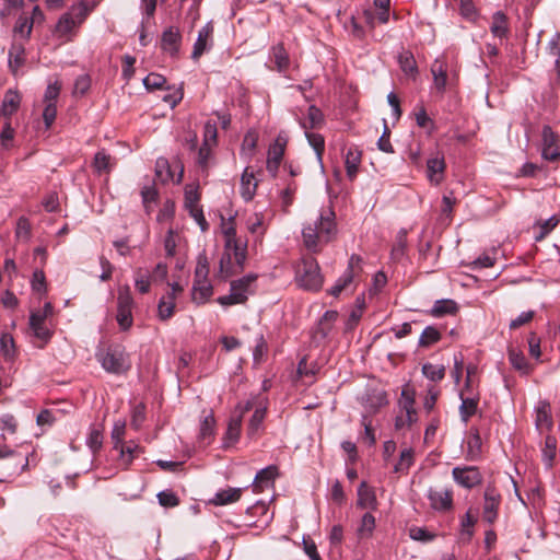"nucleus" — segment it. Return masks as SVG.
<instances>
[{
  "label": "nucleus",
  "instance_id": "nucleus-1",
  "mask_svg": "<svg viewBox=\"0 0 560 560\" xmlns=\"http://www.w3.org/2000/svg\"><path fill=\"white\" fill-rule=\"evenodd\" d=\"M337 234L335 212L331 208L323 209L313 221L302 229L304 246L312 253H318L322 246L334 240Z\"/></svg>",
  "mask_w": 560,
  "mask_h": 560
},
{
  "label": "nucleus",
  "instance_id": "nucleus-2",
  "mask_svg": "<svg viewBox=\"0 0 560 560\" xmlns=\"http://www.w3.org/2000/svg\"><path fill=\"white\" fill-rule=\"evenodd\" d=\"M102 368L113 374H121L130 369L129 357L120 345L109 346L96 353Z\"/></svg>",
  "mask_w": 560,
  "mask_h": 560
},
{
  "label": "nucleus",
  "instance_id": "nucleus-3",
  "mask_svg": "<svg viewBox=\"0 0 560 560\" xmlns=\"http://www.w3.org/2000/svg\"><path fill=\"white\" fill-rule=\"evenodd\" d=\"M28 466L26 455L0 445V482L7 481L8 478L19 475Z\"/></svg>",
  "mask_w": 560,
  "mask_h": 560
},
{
  "label": "nucleus",
  "instance_id": "nucleus-4",
  "mask_svg": "<svg viewBox=\"0 0 560 560\" xmlns=\"http://www.w3.org/2000/svg\"><path fill=\"white\" fill-rule=\"evenodd\" d=\"M296 275L300 284L307 290H318L323 284L319 265L312 256L302 259Z\"/></svg>",
  "mask_w": 560,
  "mask_h": 560
},
{
  "label": "nucleus",
  "instance_id": "nucleus-5",
  "mask_svg": "<svg viewBox=\"0 0 560 560\" xmlns=\"http://www.w3.org/2000/svg\"><path fill=\"white\" fill-rule=\"evenodd\" d=\"M132 307L133 299L129 285L119 288L116 320L121 330H128L132 326Z\"/></svg>",
  "mask_w": 560,
  "mask_h": 560
},
{
  "label": "nucleus",
  "instance_id": "nucleus-6",
  "mask_svg": "<svg viewBox=\"0 0 560 560\" xmlns=\"http://www.w3.org/2000/svg\"><path fill=\"white\" fill-rule=\"evenodd\" d=\"M361 262L360 256L351 255L347 269L329 290L331 295L339 296L343 290H347L354 282V279L362 271Z\"/></svg>",
  "mask_w": 560,
  "mask_h": 560
},
{
  "label": "nucleus",
  "instance_id": "nucleus-7",
  "mask_svg": "<svg viewBox=\"0 0 560 560\" xmlns=\"http://www.w3.org/2000/svg\"><path fill=\"white\" fill-rule=\"evenodd\" d=\"M452 476L457 485L466 489H471L482 481V475L476 466L454 467Z\"/></svg>",
  "mask_w": 560,
  "mask_h": 560
},
{
  "label": "nucleus",
  "instance_id": "nucleus-8",
  "mask_svg": "<svg viewBox=\"0 0 560 560\" xmlns=\"http://www.w3.org/2000/svg\"><path fill=\"white\" fill-rule=\"evenodd\" d=\"M245 260L242 262L237 260V257L233 255V249H228L224 247V253L222 254L219 261V269L217 271V277L220 280H226L230 277L241 272L244 269Z\"/></svg>",
  "mask_w": 560,
  "mask_h": 560
},
{
  "label": "nucleus",
  "instance_id": "nucleus-9",
  "mask_svg": "<svg viewBox=\"0 0 560 560\" xmlns=\"http://www.w3.org/2000/svg\"><path fill=\"white\" fill-rule=\"evenodd\" d=\"M501 495L494 487L488 486L483 493L482 517L488 524H493L498 518V510Z\"/></svg>",
  "mask_w": 560,
  "mask_h": 560
},
{
  "label": "nucleus",
  "instance_id": "nucleus-10",
  "mask_svg": "<svg viewBox=\"0 0 560 560\" xmlns=\"http://www.w3.org/2000/svg\"><path fill=\"white\" fill-rule=\"evenodd\" d=\"M541 155L547 161H556L560 158V136L549 126L542 128Z\"/></svg>",
  "mask_w": 560,
  "mask_h": 560
},
{
  "label": "nucleus",
  "instance_id": "nucleus-11",
  "mask_svg": "<svg viewBox=\"0 0 560 560\" xmlns=\"http://www.w3.org/2000/svg\"><path fill=\"white\" fill-rule=\"evenodd\" d=\"M230 224L223 226V235H224V247L228 249H233V255L237 257V260L242 262L243 259H246V243L241 242L236 237V230L233 225L234 218L229 219Z\"/></svg>",
  "mask_w": 560,
  "mask_h": 560
},
{
  "label": "nucleus",
  "instance_id": "nucleus-12",
  "mask_svg": "<svg viewBox=\"0 0 560 560\" xmlns=\"http://www.w3.org/2000/svg\"><path fill=\"white\" fill-rule=\"evenodd\" d=\"M213 24L212 22L206 23L198 32L197 39L194 44L191 58L198 60L206 51L213 45Z\"/></svg>",
  "mask_w": 560,
  "mask_h": 560
},
{
  "label": "nucleus",
  "instance_id": "nucleus-13",
  "mask_svg": "<svg viewBox=\"0 0 560 560\" xmlns=\"http://www.w3.org/2000/svg\"><path fill=\"white\" fill-rule=\"evenodd\" d=\"M182 42V34L175 26L167 27L161 37V49L171 57H177Z\"/></svg>",
  "mask_w": 560,
  "mask_h": 560
},
{
  "label": "nucleus",
  "instance_id": "nucleus-14",
  "mask_svg": "<svg viewBox=\"0 0 560 560\" xmlns=\"http://www.w3.org/2000/svg\"><path fill=\"white\" fill-rule=\"evenodd\" d=\"M428 499L431 508L435 511L444 512L451 510L453 506V492L448 489H430L428 492Z\"/></svg>",
  "mask_w": 560,
  "mask_h": 560
},
{
  "label": "nucleus",
  "instance_id": "nucleus-15",
  "mask_svg": "<svg viewBox=\"0 0 560 560\" xmlns=\"http://www.w3.org/2000/svg\"><path fill=\"white\" fill-rule=\"evenodd\" d=\"M459 397L462 400L459 406L460 418L464 422H467L477 411L479 395L474 393V389L466 390V388H464Z\"/></svg>",
  "mask_w": 560,
  "mask_h": 560
},
{
  "label": "nucleus",
  "instance_id": "nucleus-16",
  "mask_svg": "<svg viewBox=\"0 0 560 560\" xmlns=\"http://www.w3.org/2000/svg\"><path fill=\"white\" fill-rule=\"evenodd\" d=\"M535 425L541 434L552 428L551 409L546 400H540L535 407Z\"/></svg>",
  "mask_w": 560,
  "mask_h": 560
},
{
  "label": "nucleus",
  "instance_id": "nucleus-17",
  "mask_svg": "<svg viewBox=\"0 0 560 560\" xmlns=\"http://www.w3.org/2000/svg\"><path fill=\"white\" fill-rule=\"evenodd\" d=\"M278 476V468L275 465H270L266 468L260 469L252 483L255 492H261L265 488L271 486Z\"/></svg>",
  "mask_w": 560,
  "mask_h": 560
},
{
  "label": "nucleus",
  "instance_id": "nucleus-18",
  "mask_svg": "<svg viewBox=\"0 0 560 560\" xmlns=\"http://www.w3.org/2000/svg\"><path fill=\"white\" fill-rule=\"evenodd\" d=\"M284 155V144L277 139L275 143L269 147L267 158V171L271 176H276L279 170L280 163Z\"/></svg>",
  "mask_w": 560,
  "mask_h": 560
},
{
  "label": "nucleus",
  "instance_id": "nucleus-19",
  "mask_svg": "<svg viewBox=\"0 0 560 560\" xmlns=\"http://www.w3.org/2000/svg\"><path fill=\"white\" fill-rule=\"evenodd\" d=\"M357 506L365 510H376L377 508L375 492L372 488L368 487L365 481H362L358 488Z\"/></svg>",
  "mask_w": 560,
  "mask_h": 560
},
{
  "label": "nucleus",
  "instance_id": "nucleus-20",
  "mask_svg": "<svg viewBox=\"0 0 560 560\" xmlns=\"http://www.w3.org/2000/svg\"><path fill=\"white\" fill-rule=\"evenodd\" d=\"M242 428V415L233 416L226 428V432L223 438V448L228 450L238 442Z\"/></svg>",
  "mask_w": 560,
  "mask_h": 560
},
{
  "label": "nucleus",
  "instance_id": "nucleus-21",
  "mask_svg": "<svg viewBox=\"0 0 560 560\" xmlns=\"http://www.w3.org/2000/svg\"><path fill=\"white\" fill-rule=\"evenodd\" d=\"M47 316H43L38 311H34L30 316V326L36 338L47 341L51 337V332L45 325Z\"/></svg>",
  "mask_w": 560,
  "mask_h": 560
},
{
  "label": "nucleus",
  "instance_id": "nucleus-22",
  "mask_svg": "<svg viewBox=\"0 0 560 560\" xmlns=\"http://www.w3.org/2000/svg\"><path fill=\"white\" fill-rule=\"evenodd\" d=\"M445 162L443 156H433L427 161V176L430 183L439 185L443 179Z\"/></svg>",
  "mask_w": 560,
  "mask_h": 560
},
{
  "label": "nucleus",
  "instance_id": "nucleus-23",
  "mask_svg": "<svg viewBox=\"0 0 560 560\" xmlns=\"http://www.w3.org/2000/svg\"><path fill=\"white\" fill-rule=\"evenodd\" d=\"M243 493V488H226L219 490L210 500V503L217 506L237 502Z\"/></svg>",
  "mask_w": 560,
  "mask_h": 560
},
{
  "label": "nucleus",
  "instance_id": "nucleus-24",
  "mask_svg": "<svg viewBox=\"0 0 560 560\" xmlns=\"http://www.w3.org/2000/svg\"><path fill=\"white\" fill-rule=\"evenodd\" d=\"M362 152L355 148L350 147L346 153L345 165L347 177L352 180L355 178L359 166L361 164Z\"/></svg>",
  "mask_w": 560,
  "mask_h": 560
},
{
  "label": "nucleus",
  "instance_id": "nucleus-25",
  "mask_svg": "<svg viewBox=\"0 0 560 560\" xmlns=\"http://www.w3.org/2000/svg\"><path fill=\"white\" fill-rule=\"evenodd\" d=\"M21 103V96L16 91L9 90L3 97L2 105L0 107V115L9 118L13 115Z\"/></svg>",
  "mask_w": 560,
  "mask_h": 560
},
{
  "label": "nucleus",
  "instance_id": "nucleus-26",
  "mask_svg": "<svg viewBox=\"0 0 560 560\" xmlns=\"http://www.w3.org/2000/svg\"><path fill=\"white\" fill-rule=\"evenodd\" d=\"M257 182L255 180L254 173L248 168L242 174L241 177V196L245 201H250L256 194Z\"/></svg>",
  "mask_w": 560,
  "mask_h": 560
},
{
  "label": "nucleus",
  "instance_id": "nucleus-27",
  "mask_svg": "<svg viewBox=\"0 0 560 560\" xmlns=\"http://www.w3.org/2000/svg\"><path fill=\"white\" fill-rule=\"evenodd\" d=\"M257 280V276L254 273H249L244 276L238 280H234L231 282V291L236 293H242L245 296V302L248 299L249 294L254 293V283Z\"/></svg>",
  "mask_w": 560,
  "mask_h": 560
},
{
  "label": "nucleus",
  "instance_id": "nucleus-28",
  "mask_svg": "<svg viewBox=\"0 0 560 560\" xmlns=\"http://www.w3.org/2000/svg\"><path fill=\"white\" fill-rule=\"evenodd\" d=\"M213 293V288L208 280H195L192 285V301L202 304L207 302Z\"/></svg>",
  "mask_w": 560,
  "mask_h": 560
},
{
  "label": "nucleus",
  "instance_id": "nucleus-29",
  "mask_svg": "<svg viewBox=\"0 0 560 560\" xmlns=\"http://www.w3.org/2000/svg\"><path fill=\"white\" fill-rule=\"evenodd\" d=\"M387 404V398L385 393L382 392H373L371 394H368L363 405L365 408V411L368 415V418L372 416L373 413H376L378 409Z\"/></svg>",
  "mask_w": 560,
  "mask_h": 560
},
{
  "label": "nucleus",
  "instance_id": "nucleus-30",
  "mask_svg": "<svg viewBox=\"0 0 560 560\" xmlns=\"http://www.w3.org/2000/svg\"><path fill=\"white\" fill-rule=\"evenodd\" d=\"M271 61L279 72H285L289 68V55L282 44H277L271 47Z\"/></svg>",
  "mask_w": 560,
  "mask_h": 560
},
{
  "label": "nucleus",
  "instance_id": "nucleus-31",
  "mask_svg": "<svg viewBox=\"0 0 560 560\" xmlns=\"http://www.w3.org/2000/svg\"><path fill=\"white\" fill-rule=\"evenodd\" d=\"M299 124L304 130L319 128L324 124V114L318 107L311 105L307 110V119H300Z\"/></svg>",
  "mask_w": 560,
  "mask_h": 560
},
{
  "label": "nucleus",
  "instance_id": "nucleus-32",
  "mask_svg": "<svg viewBox=\"0 0 560 560\" xmlns=\"http://www.w3.org/2000/svg\"><path fill=\"white\" fill-rule=\"evenodd\" d=\"M266 413H267V405L264 404V405H259L258 407L255 408V411L252 416V418L249 419V422H248V427H247V435L249 438H254L259 428L261 427L262 424V421L266 417Z\"/></svg>",
  "mask_w": 560,
  "mask_h": 560
},
{
  "label": "nucleus",
  "instance_id": "nucleus-33",
  "mask_svg": "<svg viewBox=\"0 0 560 560\" xmlns=\"http://www.w3.org/2000/svg\"><path fill=\"white\" fill-rule=\"evenodd\" d=\"M509 361L511 365L522 374H528L532 370L530 364L528 363L523 352L517 351L514 348L509 350Z\"/></svg>",
  "mask_w": 560,
  "mask_h": 560
},
{
  "label": "nucleus",
  "instance_id": "nucleus-34",
  "mask_svg": "<svg viewBox=\"0 0 560 560\" xmlns=\"http://www.w3.org/2000/svg\"><path fill=\"white\" fill-rule=\"evenodd\" d=\"M24 54V44L13 42L9 50V66L13 71H16L23 65Z\"/></svg>",
  "mask_w": 560,
  "mask_h": 560
},
{
  "label": "nucleus",
  "instance_id": "nucleus-35",
  "mask_svg": "<svg viewBox=\"0 0 560 560\" xmlns=\"http://www.w3.org/2000/svg\"><path fill=\"white\" fill-rule=\"evenodd\" d=\"M407 248V230L401 229L396 235L395 243L393 245L390 257L393 260H400L405 256Z\"/></svg>",
  "mask_w": 560,
  "mask_h": 560
},
{
  "label": "nucleus",
  "instance_id": "nucleus-36",
  "mask_svg": "<svg viewBox=\"0 0 560 560\" xmlns=\"http://www.w3.org/2000/svg\"><path fill=\"white\" fill-rule=\"evenodd\" d=\"M305 137L308 141V144L314 149L317 161H318L320 167L323 168L324 167L323 153H324V148H325L324 137L319 133L308 132L307 130H305Z\"/></svg>",
  "mask_w": 560,
  "mask_h": 560
},
{
  "label": "nucleus",
  "instance_id": "nucleus-37",
  "mask_svg": "<svg viewBox=\"0 0 560 560\" xmlns=\"http://www.w3.org/2000/svg\"><path fill=\"white\" fill-rule=\"evenodd\" d=\"M432 74H433V88L440 93L443 94L447 83V73L442 63L435 62L432 66Z\"/></svg>",
  "mask_w": 560,
  "mask_h": 560
},
{
  "label": "nucleus",
  "instance_id": "nucleus-38",
  "mask_svg": "<svg viewBox=\"0 0 560 560\" xmlns=\"http://www.w3.org/2000/svg\"><path fill=\"white\" fill-rule=\"evenodd\" d=\"M508 20L503 12L498 11L492 16L491 32L495 37L503 38L508 35Z\"/></svg>",
  "mask_w": 560,
  "mask_h": 560
},
{
  "label": "nucleus",
  "instance_id": "nucleus-39",
  "mask_svg": "<svg viewBox=\"0 0 560 560\" xmlns=\"http://www.w3.org/2000/svg\"><path fill=\"white\" fill-rule=\"evenodd\" d=\"M337 318L338 312L326 311L318 322L317 334H319L322 338H326L329 335Z\"/></svg>",
  "mask_w": 560,
  "mask_h": 560
},
{
  "label": "nucleus",
  "instance_id": "nucleus-40",
  "mask_svg": "<svg viewBox=\"0 0 560 560\" xmlns=\"http://www.w3.org/2000/svg\"><path fill=\"white\" fill-rule=\"evenodd\" d=\"M457 311V304L453 300H438L432 307V315L441 317L447 314H454Z\"/></svg>",
  "mask_w": 560,
  "mask_h": 560
},
{
  "label": "nucleus",
  "instance_id": "nucleus-41",
  "mask_svg": "<svg viewBox=\"0 0 560 560\" xmlns=\"http://www.w3.org/2000/svg\"><path fill=\"white\" fill-rule=\"evenodd\" d=\"M103 439V430L96 425L91 427L86 438V445L93 454H96L102 448Z\"/></svg>",
  "mask_w": 560,
  "mask_h": 560
},
{
  "label": "nucleus",
  "instance_id": "nucleus-42",
  "mask_svg": "<svg viewBox=\"0 0 560 560\" xmlns=\"http://www.w3.org/2000/svg\"><path fill=\"white\" fill-rule=\"evenodd\" d=\"M175 300L163 295L158 304V316L161 320H167L174 315Z\"/></svg>",
  "mask_w": 560,
  "mask_h": 560
},
{
  "label": "nucleus",
  "instance_id": "nucleus-43",
  "mask_svg": "<svg viewBox=\"0 0 560 560\" xmlns=\"http://www.w3.org/2000/svg\"><path fill=\"white\" fill-rule=\"evenodd\" d=\"M78 22L74 18L71 16L68 12L62 14L56 25V32L60 36H65L70 34L75 27H78Z\"/></svg>",
  "mask_w": 560,
  "mask_h": 560
},
{
  "label": "nucleus",
  "instance_id": "nucleus-44",
  "mask_svg": "<svg viewBox=\"0 0 560 560\" xmlns=\"http://www.w3.org/2000/svg\"><path fill=\"white\" fill-rule=\"evenodd\" d=\"M422 374L432 382H440L445 376L444 365L424 363L422 365Z\"/></svg>",
  "mask_w": 560,
  "mask_h": 560
},
{
  "label": "nucleus",
  "instance_id": "nucleus-45",
  "mask_svg": "<svg viewBox=\"0 0 560 560\" xmlns=\"http://www.w3.org/2000/svg\"><path fill=\"white\" fill-rule=\"evenodd\" d=\"M413 464V451L412 448H405L400 452L399 460L394 466L395 472H407Z\"/></svg>",
  "mask_w": 560,
  "mask_h": 560
},
{
  "label": "nucleus",
  "instance_id": "nucleus-46",
  "mask_svg": "<svg viewBox=\"0 0 560 560\" xmlns=\"http://www.w3.org/2000/svg\"><path fill=\"white\" fill-rule=\"evenodd\" d=\"M298 190L296 183L291 179L284 189L281 190L280 198H281V206L283 211H288V208L293 203L294 195Z\"/></svg>",
  "mask_w": 560,
  "mask_h": 560
},
{
  "label": "nucleus",
  "instance_id": "nucleus-47",
  "mask_svg": "<svg viewBox=\"0 0 560 560\" xmlns=\"http://www.w3.org/2000/svg\"><path fill=\"white\" fill-rule=\"evenodd\" d=\"M93 8L94 5H89L85 1H80L79 3L74 4L68 11V13L71 14V16L74 18L78 22V25H80L90 14Z\"/></svg>",
  "mask_w": 560,
  "mask_h": 560
},
{
  "label": "nucleus",
  "instance_id": "nucleus-48",
  "mask_svg": "<svg viewBox=\"0 0 560 560\" xmlns=\"http://www.w3.org/2000/svg\"><path fill=\"white\" fill-rule=\"evenodd\" d=\"M402 396V407L406 411V415L404 416L407 425H411L417 420V412L413 408L415 399L413 397L409 396L405 390L401 393Z\"/></svg>",
  "mask_w": 560,
  "mask_h": 560
},
{
  "label": "nucleus",
  "instance_id": "nucleus-49",
  "mask_svg": "<svg viewBox=\"0 0 560 560\" xmlns=\"http://www.w3.org/2000/svg\"><path fill=\"white\" fill-rule=\"evenodd\" d=\"M440 339V331L433 326H427L419 338V346L430 347L431 345L438 342Z\"/></svg>",
  "mask_w": 560,
  "mask_h": 560
},
{
  "label": "nucleus",
  "instance_id": "nucleus-50",
  "mask_svg": "<svg viewBox=\"0 0 560 560\" xmlns=\"http://www.w3.org/2000/svg\"><path fill=\"white\" fill-rule=\"evenodd\" d=\"M33 30V21L27 16H20L14 26V35H20L24 39H28Z\"/></svg>",
  "mask_w": 560,
  "mask_h": 560
},
{
  "label": "nucleus",
  "instance_id": "nucleus-51",
  "mask_svg": "<svg viewBox=\"0 0 560 560\" xmlns=\"http://www.w3.org/2000/svg\"><path fill=\"white\" fill-rule=\"evenodd\" d=\"M398 62L402 72L407 75H415L417 73V65L411 54H401L398 58Z\"/></svg>",
  "mask_w": 560,
  "mask_h": 560
},
{
  "label": "nucleus",
  "instance_id": "nucleus-52",
  "mask_svg": "<svg viewBox=\"0 0 560 560\" xmlns=\"http://www.w3.org/2000/svg\"><path fill=\"white\" fill-rule=\"evenodd\" d=\"M477 523V518L471 514L470 510L460 520V532L466 539L469 540L474 534V526Z\"/></svg>",
  "mask_w": 560,
  "mask_h": 560
},
{
  "label": "nucleus",
  "instance_id": "nucleus-53",
  "mask_svg": "<svg viewBox=\"0 0 560 560\" xmlns=\"http://www.w3.org/2000/svg\"><path fill=\"white\" fill-rule=\"evenodd\" d=\"M215 420L212 413L206 416L200 423V439L206 441L213 436Z\"/></svg>",
  "mask_w": 560,
  "mask_h": 560
},
{
  "label": "nucleus",
  "instance_id": "nucleus-54",
  "mask_svg": "<svg viewBox=\"0 0 560 560\" xmlns=\"http://www.w3.org/2000/svg\"><path fill=\"white\" fill-rule=\"evenodd\" d=\"M495 260V252H493V255L489 253H483L482 255H480L478 258L470 262V268L472 270L489 268L494 265Z\"/></svg>",
  "mask_w": 560,
  "mask_h": 560
},
{
  "label": "nucleus",
  "instance_id": "nucleus-55",
  "mask_svg": "<svg viewBox=\"0 0 560 560\" xmlns=\"http://www.w3.org/2000/svg\"><path fill=\"white\" fill-rule=\"evenodd\" d=\"M560 222L557 215H552L539 224V233L535 236L536 241H541L548 235Z\"/></svg>",
  "mask_w": 560,
  "mask_h": 560
},
{
  "label": "nucleus",
  "instance_id": "nucleus-56",
  "mask_svg": "<svg viewBox=\"0 0 560 560\" xmlns=\"http://www.w3.org/2000/svg\"><path fill=\"white\" fill-rule=\"evenodd\" d=\"M375 527V517L370 513L366 512L363 514L361 518V524L358 528V533L360 536H370Z\"/></svg>",
  "mask_w": 560,
  "mask_h": 560
},
{
  "label": "nucleus",
  "instance_id": "nucleus-57",
  "mask_svg": "<svg viewBox=\"0 0 560 560\" xmlns=\"http://www.w3.org/2000/svg\"><path fill=\"white\" fill-rule=\"evenodd\" d=\"M145 420V407L143 404H139L133 407L131 411L130 425L135 430H139Z\"/></svg>",
  "mask_w": 560,
  "mask_h": 560
},
{
  "label": "nucleus",
  "instance_id": "nucleus-58",
  "mask_svg": "<svg viewBox=\"0 0 560 560\" xmlns=\"http://www.w3.org/2000/svg\"><path fill=\"white\" fill-rule=\"evenodd\" d=\"M409 536L411 539L422 542H428L434 539L435 535L428 532L424 527L412 526L409 528Z\"/></svg>",
  "mask_w": 560,
  "mask_h": 560
},
{
  "label": "nucleus",
  "instance_id": "nucleus-59",
  "mask_svg": "<svg viewBox=\"0 0 560 560\" xmlns=\"http://www.w3.org/2000/svg\"><path fill=\"white\" fill-rule=\"evenodd\" d=\"M557 440L553 436L547 435L545 441V448L542 450L544 460L551 465L556 456Z\"/></svg>",
  "mask_w": 560,
  "mask_h": 560
},
{
  "label": "nucleus",
  "instance_id": "nucleus-60",
  "mask_svg": "<svg viewBox=\"0 0 560 560\" xmlns=\"http://www.w3.org/2000/svg\"><path fill=\"white\" fill-rule=\"evenodd\" d=\"M177 234L173 229H170L164 238V249L167 257H174L177 246Z\"/></svg>",
  "mask_w": 560,
  "mask_h": 560
},
{
  "label": "nucleus",
  "instance_id": "nucleus-61",
  "mask_svg": "<svg viewBox=\"0 0 560 560\" xmlns=\"http://www.w3.org/2000/svg\"><path fill=\"white\" fill-rule=\"evenodd\" d=\"M159 503L165 508H174L178 505L179 500L177 495L171 490H164L158 493Z\"/></svg>",
  "mask_w": 560,
  "mask_h": 560
},
{
  "label": "nucleus",
  "instance_id": "nucleus-62",
  "mask_svg": "<svg viewBox=\"0 0 560 560\" xmlns=\"http://www.w3.org/2000/svg\"><path fill=\"white\" fill-rule=\"evenodd\" d=\"M166 79L158 73H150L143 79V84L147 90H159L165 84Z\"/></svg>",
  "mask_w": 560,
  "mask_h": 560
},
{
  "label": "nucleus",
  "instance_id": "nucleus-63",
  "mask_svg": "<svg viewBox=\"0 0 560 560\" xmlns=\"http://www.w3.org/2000/svg\"><path fill=\"white\" fill-rule=\"evenodd\" d=\"M247 229L252 234H256L259 237L262 236L265 233L262 214L255 213L254 219L247 221Z\"/></svg>",
  "mask_w": 560,
  "mask_h": 560
},
{
  "label": "nucleus",
  "instance_id": "nucleus-64",
  "mask_svg": "<svg viewBox=\"0 0 560 560\" xmlns=\"http://www.w3.org/2000/svg\"><path fill=\"white\" fill-rule=\"evenodd\" d=\"M549 54L556 58V66L558 68L559 74H560V35H556L550 42H549Z\"/></svg>",
  "mask_w": 560,
  "mask_h": 560
}]
</instances>
